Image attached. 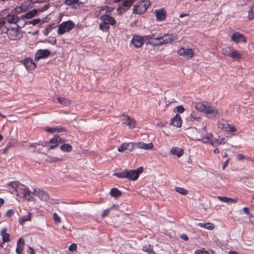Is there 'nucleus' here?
Listing matches in <instances>:
<instances>
[{"label": "nucleus", "mask_w": 254, "mask_h": 254, "mask_svg": "<svg viewBox=\"0 0 254 254\" xmlns=\"http://www.w3.org/2000/svg\"><path fill=\"white\" fill-rule=\"evenodd\" d=\"M33 194L43 201L47 202L50 199L49 194L42 190H34Z\"/></svg>", "instance_id": "10"}, {"label": "nucleus", "mask_w": 254, "mask_h": 254, "mask_svg": "<svg viewBox=\"0 0 254 254\" xmlns=\"http://www.w3.org/2000/svg\"><path fill=\"white\" fill-rule=\"evenodd\" d=\"M19 184H20V183L17 181V182H11L8 184V185L9 186L11 187L16 192L18 193V190L17 189L18 188Z\"/></svg>", "instance_id": "40"}, {"label": "nucleus", "mask_w": 254, "mask_h": 254, "mask_svg": "<svg viewBox=\"0 0 254 254\" xmlns=\"http://www.w3.org/2000/svg\"><path fill=\"white\" fill-rule=\"evenodd\" d=\"M154 147L152 143H145L143 142H133L132 147L129 149V151H131L134 149L139 148L144 150L152 149Z\"/></svg>", "instance_id": "6"}, {"label": "nucleus", "mask_w": 254, "mask_h": 254, "mask_svg": "<svg viewBox=\"0 0 254 254\" xmlns=\"http://www.w3.org/2000/svg\"><path fill=\"white\" fill-rule=\"evenodd\" d=\"M195 254H208V253L206 251L197 250L195 252Z\"/></svg>", "instance_id": "58"}, {"label": "nucleus", "mask_w": 254, "mask_h": 254, "mask_svg": "<svg viewBox=\"0 0 254 254\" xmlns=\"http://www.w3.org/2000/svg\"><path fill=\"white\" fill-rule=\"evenodd\" d=\"M110 193L111 195V196L115 198L119 197L122 194L121 191L117 188L112 189L110 190Z\"/></svg>", "instance_id": "33"}, {"label": "nucleus", "mask_w": 254, "mask_h": 254, "mask_svg": "<svg viewBox=\"0 0 254 254\" xmlns=\"http://www.w3.org/2000/svg\"><path fill=\"white\" fill-rule=\"evenodd\" d=\"M188 137L192 140H201L204 143H207L212 138V134L208 133L206 126L203 127L200 130L195 127L189 128L187 130Z\"/></svg>", "instance_id": "1"}, {"label": "nucleus", "mask_w": 254, "mask_h": 254, "mask_svg": "<svg viewBox=\"0 0 254 254\" xmlns=\"http://www.w3.org/2000/svg\"><path fill=\"white\" fill-rule=\"evenodd\" d=\"M22 194L23 195V197L28 200H30L32 198V193L29 190V189L28 188L27 190H24V192H22Z\"/></svg>", "instance_id": "38"}, {"label": "nucleus", "mask_w": 254, "mask_h": 254, "mask_svg": "<svg viewBox=\"0 0 254 254\" xmlns=\"http://www.w3.org/2000/svg\"><path fill=\"white\" fill-rule=\"evenodd\" d=\"M74 27V24L71 21H67L63 22L59 25L58 33L59 35H62L66 32H68Z\"/></svg>", "instance_id": "5"}, {"label": "nucleus", "mask_w": 254, "mask_h": 254, "mask_svg": "<svg viewBox=\"0 0 254 254\" xmlns=\"http://www.w3.org/2000/svg\"><path fill=\"white\" fill-rule=\"evenodd\" d=\"M31 213L28 212L27 215L23 216L19 219V222L20 224L23 225L25 221H30L31 218Z\"/></svg>", "instance_id": "31"}, {"label": "nucleus", "mask_w": 254, "mask_h": 254, "mask_svg": "<svg viewBox=\"0 0 254 254\" xmlns=\"http://www.w3.org/2000/svg\"><path fill=\"white\" fill-rule=\"evenodd\" d=\"M231 40L236 43L246 42L244 35L239 32L234 33L232 35Z\"/></svg>", "instance_id": "15"}, {"label": "nucleus", "mask_w": 254, "mask_h": 254, "mask_svg": "<svg viewBox=\"0 0 254 254\" xmlns=\"http://www.w3.org/2000/svg\"><path fill=\"white\" fill-rule=\"evenodd\" d=\"M133 0H124L123 3V5L125 7H129L133 3Z\"/></svg>", "instance_id": "46"}, {"label": "nucleus", "mask_w": 254, "mask_h": 254, "mask_svg": "<svg viewBox=\"0 0 254 254\" xmlns=\"http://www.w3.org/2000/svg\"><path fill=\"white\" fill-rule=\"evenodd\" d=\"M55 137H56L57 143H58L59 142L62 143L65 141L64 139L62 138L59 135H57V134L55 135Z\"/></svg>", "instance_id": "55"}, {"label": "nucleus", "mask_w": 254, "mask_h": 254, "mask_svg": "<svg viewBox=\"0 0 254 254\" xmlns=\"http://www.w3.org/2000/svg\"><path fill=\"white\" fill-rule=\"evenodd\" d=\"M150 2L149 0L138 1L133 6V13L137 14L144 13L147 9Z\"/></svg>", "instance_id": "3"}, {"label": "nucleus", "mask_w": 254, "mask_h": 254, "mask_svg": "<svg viewBox=\"0 0 254 254\" xmlns=\"http://www.w3.org/2000/svg\"><path fill=\"white\" fill-rule=\"evenodd\" d=\"M115 205H113L112 208H110V209H107L106 210H105L104 212V213L102 214V217L104 218L106 216H107L109 213V212L110 211V210L112 208H113L114 207H115Z\"/></svg>", "instance_id": "49"}, {"label": "nucleus", "mask_w": 254, "mask_h": 254, "mask_svg": "<svg viewBox=\"0 0 254 254\" xmlns=\"http://www.w3.org/2000/svg\"><path fill=\"white\" fill-rule=\"evenodd\" d=\"M218 198L221 201L224 202L226 203H236L237 202V199H233L229 197H227L225 196H218Z\"/></svg>", "instance_id": "29"}, {"label": "nucleus", "mask_w": 254, "mask_h": 254, "mask_svg": "<svg viewBox=\"0 0 254 254\" xmlns=\"http://www.w3.org/2000/svg\"><path fill=\"white\" fill-rule=\"evenodd\" d=\"M50 55V52L48 49L39 50L36 53L35 57L36 62L41 59H44L48 57Z\"/></svg>", "instance_id": "13"}, {"label": "nucleus", "mask_w": 254, "mask_h": 254, "mask_svg": "<svg viewBox=\"0 0 254 254\" xmlns=\"http://www.w3.org/2000/svg\"><path fill=\"white\" fill-rule=\"evenodd\" d=\"M132 142L124 143L122 144L119 148L118 151L119 152H123L127 149H129L132 147Z\"/></svg>", "instance_id": "28"}, {"label": "nucleus", "mask_w": 254, "mask_h": 254, "mask_svg": "<svg viewBox=\"0 0 254 254\" xmlns=\"http://www.w3.org/2000/svg\"><path fill=\"white\" fill-rule=\"evenodd\" d=\"M3 20V27L1 28H4L5 26H6V22L9 24H15L19 21L20 18L14 15H8L6 17L1 18Z\"/></svg>", "instance_id": "12"}, {"label": "nucleus", "mask_w": 254, "mask_h": 254, "mask_svg": "<svg viewBox=\"0 0 254 254\" xmlns=\"http://www.w3.org/2000/svg\"><path fill=\"white\" fill-rule=\"evenodd\" d=\"M181 237L182 239H183L185 241H188L189 239L188 237L186 234L181 235Z\"/></svg>", "instance_id": "63"}, {"label": "nucleus", "mask_w": 254, "mask_h": 254, "mask_svg": "<svg viewBox=\"0 0 254 254\" xmlns=\"http://www.w3.org/2000/svg\"><path fill=\"white\" fill-rule=\"evenodd\" d=\"M155 13L157 20L158 21H162L166 18V11L164 8L155 10Z\"/></svg>", "instance_id": "17"}, {"label": "nucleus", "mask_w": 254, "mask_h": 254, "mask_svg": "<svg viewBox=\"0 0 254 254\" xmlns=\"http://www.w3.org/2000/svg\"><path fill=\"white\" fill-rule=\"evenodd\" d=\"M175 190L178 192H179L182 194H183V195H186L188 193V191L187 190H185L184 188H180V187H176Z\"/></svg>", "instance_id": "43"}, {"label": "nucleus", "mask_w": 254, "mask_h": 254, "mask_svg": "<svg viewBox=\"0 0 254 254\" xmlns=\"http://www.w3.org/2000/svg\"><path fill=\"white\" fill-rule=\"evenodd\" d=\"M2 31L7 33L9 38L12 40L19 39L22 36V33L16 28L9 29L7 26H5L2 28Z\"/></svg>", "instance_id": "4"}, {"label": "nucleus", "mask_w": 254, "mask_h": 254, "mask_svg": "<svg viewBox=\"0 0 254 254\" xmlns=\"http://www.w3.org/2000/svg\"><path fill=\"white\" fill-rule=\"evenodd\" d=\"M232 50H232L230 47L223 48L222 49V54L225 56L230 57Z\"/></svg>", "instance_id": "42"}, {"label": "nucleus", "mask_w": 254, "mask_h": 254, "mask_svg": "<svg viewBox=\"0 0 254 254\" xmlns=\"http://www.w3.org/2000/svg\"><path fill=\"white\" fill-rule=\"evenodd\" d=\"M147 38L150 40V43L154 46H160L163 45L162 42V37H159L156 38H152L151 35L147 36Z\"/></svg>", "instance_id": "16"}, {"label": "nucleus", "mask_w": 254, "mask_h": 254, "mask_svg": "<svg viewBox=\"0 0 254 254\" xmlns=\"http://www.w3.org/2000/svg\"><path fill=\"white\" fill-rule=\"evenodd\" d=\"M14 213V210L12 209H9L6 213V216L7 217H10Z\"/></svg>", "instance_id": "59"}, {"label": "nucleus", "mask_w": 254, "mask_h": 254, "mask_svg": "<svg viewBox=\"0 0 254 254\" xmlns=\"http://www.w3.org/2000/svg\"><path fill=\"white\" fill-rule=\"evenodd\" d=\"M53 219L57 223H60L61 222L60 217L56 213L53 214Z\"/></svg>", "instance_id": "48"}, {"label": "nucleus", "mask_w": 254, "mask_h": 254, "mask_svg": "<svg viewBox=\"0 0 254 254\" xmlns=\"http://www.w3.org/2000/svg\"><path fill=\"white\" fill-rule=\"evenodd\" d=\"M121 118V120L123 124L127 125L130 128L135 127V121L133 118L126 115H123Z\"/></svg>", "instance_id": "11"}, {"label": "nucleus", "mask_w": 254, "mask_h": 254, "mask_svg": "<svg viewBox=\"0 0 254 254\" xmlns=\"http://www.w3.org/2000/svg\"><path fill=\"white\" fill-rule=\"evenodd\" d=\"M60 149L63 152H69L72 150V147L69 144L64 143L60 146Z\"/></svg>", "instance_id": "34"}, {"label": "nucleus", "mask_w": 254, "mask_h": 254, "mask_svg": "<svg viewBox=\"0 0 254 254\" xmlns=\"http://www.w3.org/2000/svg\"><path fill=\"white\" fill-rule=\"evenodd\" d=\"M44 130L50 133L55 132V127H45Z\"/></svg>", "instance_id": "53"}, {"label": "nucleus", "mask_w": 254, "mask_h": 254, "mask_svg": "<svg viewBox=\"0 0 254 254\" xmlns=\"http://www.w3.org/2000/svg\"><path fill=\"white\" fill-rule=\"evenodd\" d=\"M38 10V9H33L28 12L26 14L21 15V17L22 19H24L25 18L27 19H31L37 14Z\"/></svg>", "instance_id": "25"}, {"label": "nucleus", "mask_w": 254, "mask_h": 254, "mask_svg": "<svg viewBox=\"0 0 254 254\" xmlns=\"http://www.w3.org/2000/svg\"><path fill=\"white\" fill-rule=\"evenodd\" d=\"M61 160H63V159L59 158H57V157H52V158L51 157L49 161L50 162H57V161H61Z\"/></svg>", "instance_id": "57"}, {"label": "nucleus", "mask_w": 254, "mask_h": 254, "mask_svg": "<svg viewBox=\"0 0 254 254\" xmlns=\"http://www.w3.org/2000/svg\"><path fill=\"white\" fill-rule=\"evenodd\" d=\"M47 143H49V144L51 143L52 144H56V145H58V143L57 142V140H56V137H55V136H54V137L51 139L49 142H47Z\"/></svg>", "instance_id": "60"}, {"label": "nucleus", "mask_w": 254, "mask_h": 254, "mask_svg": "<svg viewBox=\"0 0 254 254\" xmlns=\"http://www.w3.org/2000/svg\"><path fill=\"white\" fill-rule=\"evenodd\" d=\"M227 127H226V130L229 132H235L236 131L235 127L232 125L227 124Z\"/></svg>", "instance_id": "47"}, {"label": "nucleus", "mask_w": 254, "mask_h": 254, "mask_svg": "<svg viewBox=\"0 0 254 254\" xmlns=\"http://www.w3.org/2000/svg\"><path fill=\"white\" fill-rule=\"evenodd\" d=\"M170 124L176 127H180L182 125L181 117L179 115H176L175 117L171 119Z\"/></svg>", "instance_id": "20"}, {"label": "nucleus", "mask_w": 254, "mask_h": 254, "mask_svg": "<svg viewBox=\"0 0 254 254\" xmlns=\"http://www.w3.org/2000/svg\"><path fill=\"white\" fill-rule=\"evenodd\" d=\"M254 18V13L250 10L249 11V18L250 20H252Z\"/></svg>", "instance_id": "61"}, {"label": "nucleus", "mask_w": 254, "mask_h": 254, "mask_svg": "<svg viewBox=\"0 0 254 254\" xmlns=\"http://www.w3.org/2000/svg\"><path fill=\"white\" fill-rule=\"evenodd\" d=\"M77 249V246L75 244H71L68 248L69 251L73 252L76 251Z\"/></svg>", "instance_id": "52"}, {"label": "nucleus", "mask_w": 254, "mask_h": 254, "mask_svg": "<svg viewBox=\"0 0 254 254\" xmlns=\"http://www.w3.org/2000/svg\"><path fill=\"white\" fill-rule=\"evenodd\" d=\"M131 42L136 48H139L143 44V40L139 36H135L133 37Z\"/></svg>", "instance_id": "21"}, {"label": "nucleus", "mask_w": 254, "mask_h": 254, "mask_svg": "<svg viewBox=\"0 0 254 254\" xmlns=\"http://www.w3.org/2000/svg\"><path fill=\"white\" fill-rule=\"evenodd\" d=\"M201 117L200 115L194 112L191 113L190 116V121L191 122H200L201 120Z\"/></svg>", "instance_id": "30"}, {"label": "nucleus", "mask_w": 254, "mask_h": 254, "mask_svg": "<svg viewBox=\"0 0 254 254\" xmlns=\"http://www.w3.org/2000/svg\"><path fill=\"white\" fill-rule=\"evenodd\" d=\"M41 42H47L51 43L52 45H55L57 43V40L55 37L51 38V39H45L44 41H41Z\"/></svg>", "instance_id": "45"}, {"label": "nucleus", "mask_w": 254, "mask_h": 254, "mask_svg": "<svg viewBox=\"0 0 254 254\" xmlns=\"http://www.w3.org/2000/svg\"><path fill=\"white\" fill-rule=\"evenodd\" d=\"M114 176H115L119 178L127 179V170H124L121 172L115 173L114 174Z\"/></svg>", "instance_id": "37"}, {"label": "nucleus", "mask_w": 254, "mask_h": 254, "mask_svg": "<svg viewBox=\"0 0 254 254\" xmlns=\"http://www.w3.org/2000/svg\"><path fill=\"white\" fill-rule=\"evenodd\" d=\"M27 189L28 188H26V186L20 183L18 188L17 189L18 190V193L17 192V195L19 196L20 195L19 193L20 192V191H21V193H22V192H24V190H27Z\"/></svg>", "instance_id": "44"}, {"label": "nucleus", "mask_w": 254, "mask_h": 254, "mask_svg": "<svg viewBox=\"0 0 254 254\" xmlns=\"http://www.w3.org/2000/svg\"><path fill=\"white\" fill-rule=\"evenodd\" d=\"M237 159L239 161H242L246 159L245 156L242 154H238L236 155Z\"/></svg>", "instance_id": "50"}, {"label": "nucleus", "mask_w": 254, "mask_h": 254, "mask_svg": "<svg viewBox=\"0 0 254 254\" xmlns=\"http://www.w3.org/2000/svg\"><path fill=\"white\" fill-rule=\"evenodd\" d=\"M58 145L56 144H51L50 145L49 144H48L47 147H48V149H54Z\"/></svg>", "instance_id": "62"}, {"label": "nucleus", "mask_w": 254, "mask_h": 254, "mask_svg": "<svg viewBox=\"0 0 254 254\" xmlns=\"http://www.w3.org/2000/svg\"><path fill=\"white\" fill-rule=\"evenodd\" d=\"M47 17H45V18H43L42 19H35L31 20L30 21H28L27 22H26V24H31L33 25H35L36 24H38L39 23H44L46 22H48V21L46 20Z\"/></svg>", "instance_id": "27"}, {"label": "nucleus", "mask_w": 254, "mask_h": 254, "mask_svg": "<svg viewBox=\"0 0 254 254\" xmlns=\"http://www.w3.org/2000/svg\"><path fill=\"white\" fill-rule=\"evenodd\" d=\"M197 225L209 230H212L214 228V224L211 223H198Z\"/></svg>", "instance_id": "26"}, {"label": "nucleus", "mask_w": 254, "mask_h": 254, "mask_svg": "<svg viewBox=\"0 0 254 254\" xmlns=\"http://www.w3.org/2000/svg\"><path fill=\"white\" fill-rule=\"evenodd\" d=\"M25 245L24 240L21 238L19 239L17 243L16 252L17 254H22Z\"/></svg>", "instance_id": "18"}, {"label": "nucleus", "mask_w": 254, "mask_h": 254, "mask_svg": "<svg viewBox=\"0 0 254 254\" xmlns=\"http://www.w3.org/2000/svg\"><path fill=\"white\" fill-rule=\"evenodd\" d=\"M56 27L55 25L53 24H50L47 26V27L45 29V30L43 31V34L45 36H47L50 32L54 28Z\"/></svg>", "instance_id": "39"}, {"label": "nucleus", "mask_w": 254, "mask_h": 254, "mask_svg": "<svg viewBox=\"0 0 254 254\" xmlns=\"http://www.w3.org/2000/svg\"><path fill=\"white\" fill-rule=\"evenodd\" d=\"M65 130L64 128L62 127H55V132H62Z\"/></svg>", "instance_id": "56"}, {"label": "nucleus", "mask_w": 254, "mask_h": 254, "mask_svg": "<svg viewBox=\"0 0 254 254\" xmlns=\"http://www.w3.org/2000/svg\"><path fill=\"white\" fill-rule=\"evenodd\" d=\"M109 7H105V8H102L101 9V11H104L105 9H107V10L105 12V14L101 16V19L103 21V22H105V24L111 25H114L116 24V21L115 19L107 14V11H109Z\"/></svg>", "instance_id": "9"}, {"label": "nucleus", "mask_w": 254, "mask_h": 254, "mask_svg": "<svg viewBox=\"0 0 254 254\" xmlns=\"http://www.w3.org/2000/svg\"><path fill=\"white\" fill-rule=\"evenodd\" d=\"M230 57L235 60H239L242 58V56L238 51L232 50Z\"/></svg>", "instance_id": "36"}, {"label": "nucleus", "mask_w": 254, "mask_h": 254, "mask_svg": "<svg viewBox=\"0 0 254 254\" xmlns=\"http://www.w3.org/2000/svg\"><path fill=\"white\" fill-rule=\"evenodd\" d=\"M24 64L25 67L29 70H33L36 67L35 64L33 62L32 59L26 58L24 60Z\"/></svg>", "instance_id": "19"}, {"label": "nucleus", "mask_w": 254, "mask_h": 254, "mask_svg": "<svg viewBox=\"0 0 254 254\" xmlns=\"http://www.w3.org/2000/svg\"><path fill=\"white\" fill-rule=\"evenodd\" d=\"M6 228H4L0 230V235L2 236L3 243L8 242L10 241L9 235L6 233Z\"/></svg>", "instance_id": "23"}, {"label": "nucleus", "mask_w": 254, "mask_h": 254, "mask_svg": "<svg viewBox=\"0 0 254 254\" xmlns=\"http://www.w3.org/2000/svg\"><path fill=\"white\" fill-rule=\"evenodd\" d=\"M161 37L163 45L170 43L177 39V35L174 34H165Z\"/></svg>", "instance_id": "14"}, {"label": "nucleus", "mask_w": 254, "mask_h": 254, "mask_svg": "<svg viewBox=\"0 0 254 254\" xmlns=\"http://www.w3.org/2000/svg\"><path fill=\"white\" fill-rule=\"evenodd\" d=\"M195 108L199 111L206 114L216 117L219 115L218 110L215 107L211 106H206L201 103H197L195 104Z\"/></svg>", "instance_id": "2"}, {"label": "nucleus", "mask_w": 254, "mask_h": 254, "mask_svg": "<svg viewBox=\"0 0 254 254\" xmlns=\"http://www.w3.org/2000/svg\"><path fill=\"white\" fill-rule=\"evenodd\" d=\"M57 100L60 103L65 106H68L71 104V101L68 99L63 97H58Z\"/></svg>", "instance_id": "32"}, {"label": "nucleus", "mask_w": 254, "mask_h": 254, "mask_svg": "<svg viewBox=\"0 0 254 254\" xmlns=\"http://www.w3.org/2000/svg\"><path fill=\"white\" fill-rule=\"evenodd\" d=\"M177 112L182 113L185 111L184 108L182 106H179L175 108Z\"/></svg>", "instance_id": "51"}, {"label": "nucleus", "mask_w": 254, "mask_h": 254, "mask_svg": "<svg viewBox=\"0 0 254 254\" xmlns=\"http://www.w3.org/2000/svg\"><path fill=\"white\" fill-rule=\"evenodd\" d=\"M143 168L142 167H138L136 169L132 170H127V179L135 181L138 178L139 175L142 173Z\"/></svg>", "instance_id": "7"}, {"label": "nucleus", "mask_w": 254, "mask_h": 254, "mask_svg": "<svg viewBox=\"0 0 254 254\" xmlns=\"http://www.w3.org/2000/svg\"><path fill=\"white\" fill-rule=\"evenodd\" d=\"M99 28L102 31H107L109 30L110 27L108 24L102 22L99 25Z\"/></svg>", "instance_id": "41"}, {"label": "nucleus", "mask_w": 254, "mask_h": 254, "mask_svg": "<svg viewBox=\"0 0 254 254\" xmlns=\"http://www.w3.org/2000/svg\"><path fill=\"white\" fill-rule=\"evenodd\" d=\"M50 6V4L49 3L46 4L45 5H44L41 9H38V10H40L41 12H43L47 9H48Z\"/></svg>", "instance_id": "54"}, {"label": "nucleus", "mask_w": 254, "mask_h": 254, "mask_svg": "<svg viewBox=\"0 0 254 254\" xmlns=\"http://www.w3.org/2000/svg\"><path fill=\"white\" fill-rule=\"evenodd\" d=\"M171 152L173 155H177L178 157H181L184 153V150L182 148L174 147L171 149Z\"/></svg>", "instance_id": "24"}, {"label": "nucleus", "mask_w": 254, "mask_h": 254, "mask_svg": "<svg viewBox=\"0 0 254 254\" xmlns=\"http://www.w3.org/2000/svg\"><path fill=\"white\" fill-rule=\"evenodd\" d=\"M142 250L144 252L148 253V254H155V253L153 250V246L150 245L144 246Z\"/></svg>", "instance_id": "35"}, {"label": "nucleus", "mask_w": 254, "mask_h": 254, "mask_svg": "<svg viewBox=\"0 0 254 254\" xmlns=\"http://www.w3.org/2000/svg\"><path fill=\"white\" fill-rule=\"evenodd\" d=\"M212 145L215 146L216 144H223L226 142V140L224 137L218 136L217 138H215L214 140H209Z\"/></svg>", "instance_id": "22"}, {"label": "nucleus", "mask_w": 254, "mask_h": 254, "mask_svg": "<svg viewBox=\"0 0 254 254\" xmlns=\"http://www.w3.org/2000/svg\"><path fill=\"white\" fill-rule=\"evenodd\" d=\"M243 211L245 212V213H246V214L248 215V214H250L249 209L247 207H245L243 208Z\"/></svg>", "instance_id": "64"}, {"label": "nucleus", "mask_w": 254, "mask_h": 254, "mask_svg": "<svg viewBox=\"0 0 254 254\" xmlns=\"http://www.w3.org/2000/svg\"><path fill=\"white\" fill-rule=\"evenodd\" d=\"M178 54L186 60H190L194 56V53L191 49L181 48L178 51Z\"/></svg>", "instance_id": "8"}]
</instances>
